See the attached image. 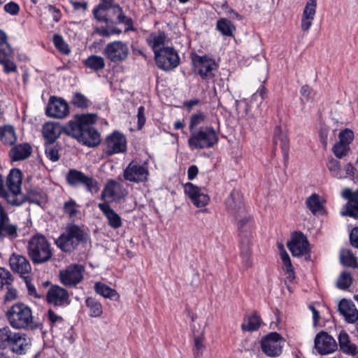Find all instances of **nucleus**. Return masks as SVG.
Masks as SVG:
<instances>
[{"label": "nucleus", "mask_w": 358, "mask_h": 358, "mask_svg": "<svg viewBox=\"0 0 358 358\" xmlns=\"http://www.w3.org/2000/svg\"><path fill=\"white\" fill-rule=\"evenodd\" d=\"M22 173L14 169L10 171L6 180V187L0 175V196L5 199L8 204L20 206L26 201V196L21 192Z\"/></svg>", "instance_id": "1"}, {"label": "nucleus", "mask_w": 358, "mask_h": 358, "mask_svg": "<svg viewBox=\"0 0 358 358\" xmlns=\"http://www.w3.org/2000/svg\"><path fill=\"white\" fill-rule=\"evenodd\" d=\"M282 250L280 252V258L283 263L282 269L287 275V279L289 282H292L295 278V273L294 271V268L292 266L290 258L287 252L283 249V246L282 245Z\"/></svg>", "instance_id": "38"}, {"label": "nucleus", "mask_w": 358, "mask_h": 358, "mask_svg": "<svg viewBox=\"0 0 358 358\" xmlns=\"http://www.w3.org/2000/svg\"><path fill=\"white\" fill-rule=\"evenodd\" d=\"M317 7L316 0H308L306 3L303 10V17L302 22L304 20H313L315 14Z\"/></svg>", "instance_id": "46"}, {"label": "nucleus", "mask_w": 358, "mask_h": 358, "mask_svg": "<svg viewBox=\"0 0 358 358\" xmlns=\"http://www.w3.org/2000/svg\"><path fill=\"white\" fill-rule=\"evenodd\" d=\"M92 10L94 18L99 22H113L116 19L117 22H133L131 17L126 16L122 8L119 3L99 1Z\"/></svg>", "instance_id": "2"}, {"label": "nucleus", "mask_w": 358, "mask_h": 358, "mask_svg": "<svg viewBox=\"0 0 358 358\" xmlns=\"http://www.w3.org/2000/svg\"><path fill=\"white\" fill-rule=\"evenodd\" d=\"M0 231L5 236L15 238L17 236V227L10 222V219L0 203Z\"/></svg>", "instance_id": "29"}, {"label": "nucleus", "mask_w": 358, "mask_h": 358, "mask_svg": "<svg viewBox=\"0 0 358 358\" xmlns=\"http://www.w3.org/2000/svg\"><path fill=\"white\" fill-rule=\"evenodd\" d=\"M338 311L348 323L354 324L358 320V310L351 301L342 299L338 304Z\"/></svg>", "instance_id": "24"}, {"label": "nucleus", "mask_w": 358, "mask_h": 358, "mask_svg": "<svg viewBox=\"0 0 358 358\" xmlns=\"http://www.w3.org/2000/svg\"><path fill=\"white\" fill-rule=\"evenodd\" d=\"M125 180L139 183L148 180L149 171L145 163L140 164L136 161H131L126 167L123 173Z\"/></svg>", "instance_id": "9"}, {"label": "nucleus", "mask_w": 358, "mask_h": 358, "mask_svg": "<svg viewBox=\"0 0 358 358\" xmlns=\"http://www.w3.org/2000/svg\"><path fill=\"white\" fill-rule=\"evenodd\" d=\"M225 205L228 212L234 216L238 222L245 217L248 219V222H250V217L245 215L243 196L239 191L232 190L226 199Z\"/></svg>", "instance_id": "10"}, {"label": "nucleus", "mask_w": 358, "mask_h": 358, "mask_svg": "<svg viewBox=\"0 0 358 358\" xmlns=\"http://www.w3.org/2000/svg\"><path fill=\"white\" fill-rule=\"evenodd\" d=\"M349 150V145H347V144L341 143L340 142L336 143L332 148L333 152L338 158H342L345 156Z\"/></svg>", "instance_id": "53"}, {"label": "nucleus", "mask_w": 358, "mask_h": 358, "mask_svg": "<svg viewBox=\"0 0 358 358\" xmlns=\"http://www.w3.org/2000/svg\"><path fill=\"white\" fill-rule=\"evenodd\" d=\"M338 138L340 143L349 145L353 140L354 134L351 130L346 129L339 133Z\"/></svg>", "instance_id": "55"}, {"label": "nucleus", "mask_w": 358, "mask_h": 358, "mask_svg": "<svg viewBox=\"0 0 358 358\" xmlns=\"http://www.w3.org/2000/svg\"><path fill=\"white\" fill-rule=\"evenodd\" d=\"M195 70L202 78L209 79L213 76V72L216 69L214 60L206 56H195L192 59Z\"/></svg>", "instance_id": "17"}, {"label": "nucleus", "mask_w": 358, "mask_h": 358, "mask_svg": "<svg viewBox=\"0 0 358 358\" xmlns=\"http://www.w3.org/2000/svg\"><path fill=\"white\" fill-rule=\"evenodd\" d=\"M53 43L55 48L62 54L69 55L71 52L68 44L64 41L63 38L59 34L53 36Z\"/></svg>", "instance_id": "48"}, {"label": "nucleus", "mask_w": 358, "mask_h": 358, "mask_svg": "<svg viewBox=\"0 0 358 358\" xmlns=\"http://www.w3.org/2000/svg\"><path fill=\"white\" fill-rule=\"evenodd\" d=\"M97 117L94 114L76 115L75 120L69 121L66 127V133L79 140L87 123H94Z\"/></svg>", "instance_id": "13"}, {"label": "nucleus", "mask_w": 358, "mask_h": 358, "mask_svg": "<svg viewBox=\"0 0 358 358\" xmlns=\"http://www.w3.org/2000/svg\"><path fill=\"white\" fill-rule=\"evenodd\" d=\"M92 123H87L78 141L88 146H96L101 139L99 132L91 126Z\"/></svg>", "instance_id": "27"}, {"label": "nucleus", "mask_w": 358, "mask_h": 358, "mask_svg": "<svg viewBox=\"0 0 358 358\" xmlns=\"http://www.w3.org/2000/svg\"><path fill=\"white\" fill-rule=\"evenodd\" d=\"M45 113L50 117L64 118L69 113V105L63 99L51 97Z\"/></svg>", "instance_id": "18"}, {"label": "nucleus", "mask_w": 358, "mask_h": 358, "mask_svg": "<svg viewBox=\"0 0 358 358\" xmlns=\"http://www.w3.org/2000/svg\"><path fill=\"white\" fill-rule=\"evenodd\" d=\"M287 246L294 257H300L309 252L308 242L302 233H294Z\"/></svg>", "instance_id": "20"}, {"label": "nucleus", "mask_w": 358, "mask_h": 358, "mask_svg": "<svg viewBox=\"0 0 358 358\" xmlns=\"http://www.w3.org/2000/svg\"><path fill=\"white\" fill-rule=\"evenodd\" d=\"M341 215L358 217V192L348 202L346 210L342 211Z\"/></svg>", "instance_id": "42"}, {"label": "nucleus", "mask_w": 358, "mask_h": 358, "mask_svg": "<svg viewBox=\"0 0 358 358\" xmlns=\"http://www.w3.org/2000/svg\"><path fill=\"white\" fill-rule=\"evenodd\" d=\"M45 152L46 157L52 162L59 160V156L58 154V149L53 143H46Z\"/></svg>", "instance_id": "50"}, {"label": "nucleus", "mask_w": 358, "mask_h": 358, "mask_svg": "<svg viewBox=\"0 0 358 358\" xmlns=\"http://www.w3.org/2000/svg\"><path fill=\"white\" fill-rule=\"evenodd\" d=\"M166 41V36L161 31L153 32L147 38V42L155 54L167 47L165 46Z\"/></svg>", "instance_id": "31"}, {"label": "nucleus", "mask_w": 358, "mask_h": 358, "mask_svg": "<svg viewBox=\"0 0 358 358\" xmlns=\"http://www.w3.org/2000/svg\"><path fill=\"white\" fill-rule=\"evenodd\" d=\"M315 348L322 355L335 352L338 348L336 340L325 331H320L315 338Z\"/></svg>", "instance_id": "15"}, {"label": "nucleus", "mask_w": 358, "mask_h": 358, "mask_svg": "<svg viewBox=\"0 0 358 358\" xmlns=\"http://www.w3.org/2000/svg\"><path fill=\"white\" fill-rule=\"evenodd\" d=\"M284 343L285 341L280 334L272 332L262 338L261 348L263 352L268 357H278L282 352Z\"/></svg>", "instance_id": "8"}, {"label": "nucleus", "mask_w": 358, "mask_h": 358, "mask_svg": "<svg viewBox=\"0 0 358 358\" xmlns=\"http://www.w3.org/2000/svg\"><path fill=\"white\" fill-rule=\"evenodd\" d=\"M16 331H13L8 327L0 329V349H10Z\"/></svg>", "instance_id": "37"}, {"label": "nucleus", "mask_w": 358, "mask_h": 358, "mask_svg": "<svg viewBox=\"0 0 358 358\" xmlns=\"http://www.w3.org/2000/svg\"><path fill=\"white\" fill-rule=\"evenodd\" d=\"M206 117L203 113L198 112L191 116L189 122V129L193 131V129L198 125L203 123L206 121Z\"/></svg>", "instance_id": "52"}, {"label": "nucleus", "mask_w": 358, "mask_h": 358, "mask_svg": "<svg viewBox=\"0 0 358 358\" xmlns=\"http://www.w3.org/2000/svg\"><path fill=\"white\" fill-rule=\"evenodd\" d=\"M121 32V29L113 27H106L101 29L99 31V34L105 36H110L113 34H120Z\"/></svg>", "instance_id": "61"}, {"label": "nucleus", "mask_w": 358, "mask_h": 358, "mask_svg": "<svg viewBox=\"0 0 358 358\" xmlns=\"http://www.w3.org/2000/svg\"><path fill=\"white\" fill-rule=\"evenodd\" d=\"M205 346L203 344L202 339L199 337L194 338V358H200L203 355Z\"/></svg>", "instance_id": "56"}, {"label": "nucleus", "mask_w": 358, "mask_h": 358, "mask_svg": "<svg viewBox=\"0 0 358 358\" xmlns=\"http://www.w3.org/2000/svg\"><path fill=\"white\" fill-rule=\"evenodd\" d=\"M327 168L334 177L338 179L345 178L341 171L340 162L338 160L333 158L329 159L327 163Z\"/></svg>", "instance_id": "45"}, {"label": "nucleus", "mask_w": 358, "mask_h": 358, "mask_svg": "<svg viewBox=\"0 0 358 358\" xmlns=\"http://www.w3.org/2000/svg\"><path fill=\"white\" fill-rule=\"evenodd\" d=\"M106 144V152L108 155L124 152L127 148L125 137L116 131L107 137Z\"/></svg>", "instance_id": "22"}, {"label": "nucleus", "mask_w": 358, "mask_h": 358, "mask_svg": "<svg viewBox=\"0 0 358 358\" xmlns=\"http://www.w3.org/2000/svg\"><path fill=\"white\" fill-rule=\"evenodd\" d=\"M185 192L197 208L204 207L210 201L209 196L191 182L185 185Z\"/></svg>", "instance_id": "21"}, {"label": "nucleus", "mask_w": 358, "mask_h": 358, "mask_svg": "<svg viewBox=\"0 0 358 358\" xmlns=\"http://www.w3.org/2000/svg\"><path fill=\"white\" fill-rule=\"evenodd\" d=\"M248 219L244 218L238 221V228L240 230V250L243 264L246 267L252 266L251 255V231L250 228L248 226Z\"/></svg>", "instance_id": "7"}, {"label": "nucleus", "mask_w": 358, "mask_h": 358, "mask_svg": "<svg viewBox=\"0 0 358 358\" xmlns=\"http://www.w3.org/2000/svg\"><path fill=\"white\" fill-rule=\"evenodd\" d=\"M86 306L89 310V315L92 317H99L103 313V308L101 303L89 297L85 301Z\"/></svg>", "instance_id": "40"}, {"label": "nucleus", "mask_w": 358, "mask_h": 358, "mask_svg": "<svg viewBox=\"0 0 358 358\" xmlns=\"http://www.w3.org/2000/svg\"><path fill=\"white\" fill-rule=\"evenodd\" d=\"M95 292L104 298L117 300L120 297L118 293L114 289L101 282L94 284Z\"/></svg>", "instance_id": "36"}, {"label": "nucleus", "mask_w": 358, "mask_h": 358, "mask_svg": "<svg viewBox=\"0 0 358 358\" xmlns=\"http://www.w3.org/2000/svg\"><path fill=\"white\" fill-rule=\"evenodd\" d=\"M66 180L71 186L83 185L88 192H97L99 190L98 182L92 177L84 174L83 172L71 169L66 174Z\"/></svg>", "instance_id": "11"}, {"label": "nucleus", "mask_w": 358, "mask_h": 358, "mask_svg": "<svg viewBox=\"0 0 358 358\" xmlns=\"http://www.w3.org/2000/svg\"><path fill=\"white\" fill-rule=\"evenodd\" d=\"M24 282L26 283V285H27V288L28 289V292L30 295L31 296H34V297L36 298H40L41 296L38 295L36 292V287H34V285L31 284V280L30 278H29V275L27 276H24Z\"/></svg>", "instance_id": "62"}, {"label": "nucleus", "mask_w": 358, "mask_h": 358, "mask_svg": "<svg viewBox=\"0 0 358 358\" xmlns=\"http://www.w3.org/2000/svg\"><path fill=\"white\" fill-rule=\"evenodd\" d=\"M6 315L10 326L15 329H27L33 326L31 310L24 303H17L13 305Z\"/></svg>", "instance_id": "4"}, {"label": "nucleus", "mask_w": 358, "mask_h": 358, "mask_svg": "<svg viewBox=\"0 0 358 358\" xmlns=\"http://www.w3.org/2000/svg\"><path fill=\"white\" fill-rule=\"evenodd\" d=\"M351 284H352V278H351L350 274L347 272H343L340 275V276L337 280V286L340 289H345L348 288Z\"/></svg>", "instance_id": "51"}, {"label": "nucleus", "mask_w": 358, "mask_h": 358, "mask_svg": "<svg viewBox=\"0 0 358 358\" xmlns=\"http://www.w3.org/2000/svg\"><path fill=\"white\" fill-rule=\"evenodd\" d=\"M261 323L262 320L260 317L255 313L245 316L243 322L241 324V329L243 331H257L260 327Z\"/></svg>", "instance_id": "35"}, {"label": "nucleus", "mask_w": 358, "mask_h": 358, "mask_svg": "<svg viewBox=\"0 0 358 358\" xmlns=\"http://www.w3.org/2000/svg\"><path fill=\"white\" fill-rule=\"evenodd\" d=\"M31 154V147L29 144H20L12 148L9 152L13 161H20L27 158Z\"/></svg>", "instance_id": "34"}, {"label": "nucleus", "mask_w": 358, "mask_h": 358, "mask_svg": "<svg viewBox=\"0 0 358 358\" xmlns=\"http://www.w3.org/2000/svg\"><path fill=\"white\" fill-rule=\"evenodd\" d=\"M64 210L69 214L71 218L74 217L77 214L76 203L74 201L71 200L64 203Z\"/></svg>", "instance_id": "59"}, {"label": "nucleus", "mask_w": 358, "mask_h": 358, "mask_svg": "<svg viewBox=\"0 0 358 358\" xmlns=\"http://www.w3.org/2000/svg\"><path fill=\"white\" fill-rule=\"evenodd\" d=\"M12 280V275L10 271L0 267V289L3 288L4 285H10Z\"/></svg>", "instance_id": "54"}, {"label": "nucleus", "mask_w": 358, "mask_h": 358, "mask_svg": "<svg viewBox=\"0 0 358 358\" xmlns=\"http://www.w3.org/2000/svg\"><path fill=\"white\" fill-rule=\"evenodd\" d=\"M84 271L82 265L71 264L60 271V280L66 286H75L83 280Z\"/></svg>", "instance_id": "14"}, {"label": "nucleus", "mask_w": 358, "mask_h": 358, "mask_svg": "<svg viewBox=\"0 0 358 358\" xmlns=\"http://www.w3.org/2000/svg\"><path fill=\"white\" fill-rule=\"evenodd\" d=\"M31 345V340L26 334L17 332L10 350L16 354L22 355L26 352Z\"/></svg>", "instance_id": "26"}, {"label": "nucleus", "mask_w": 358, "mask_h": 358, "mask_svg": "<svg viewBox=\"0 0 358 358\" xmlns=\"http://www.w3.org/2000/svg\"><path fill=\"white\" fill-rule=\"evenodd\" d=\"M71 103L78 108H86L89 106L90 102L85 95L80 92H76L72 97Z\"/></svg>", "instance_id": "47"}, {"label": "nucleus", "mask_w": 358, "mask_h": 358, "mask_svg": "<svg viewBox=\"0 0 358 358\" xmlns=\"http://www.w3.org/2000/svg\"><path fill=\"white\" fill-rule=\"evenodd\" d=\"M217 140V135L213 128L206 127L198 131H192L188 144L192 148L203 149L213 146Z\"/></svg>", "instance_id": "6"}, {"label": "nucleus", "mask_w": 358, "mask_h": 358, "mask_svg": "<svg viewBox=\"0 0 358 358\" xmlns=\"http://www.w3.org/2000/svg\"><path fill=\"white\" fill-rule=\"evenodd\" d=\"M87 240V234L84 229L76 224H68L55 243L62 251L71 252Z\"/></svg>", "instance_id": "3"}, {"label": "nucleus", "mask_w": 358, "mask_h": 358, "mask_svg": "<svg viewBox=\"0 0 358 358\" xmlns=\"http://www.w3.org/2000/svg\"><path fill=\"white\" fill-rule=\"evenodd\" d=\"M338 343L341 350L349 355H355L357 353V346L350 341L349 335L345 331H341L338 335Z\"/></svg>", "instance_id": "33"}, {"label": "nucleus", "mask_w": 358, "mask_h": 358, "mask_svg": "<svg viewBox=\"0 0 358 358\" xmlns=\"http://www.w3.org/2000/svg\"><path fill=\"white\" fill-rule=\"evenodd\" d=\"M46 298L48 303L62 306L68 301L69 294L65 289L54 285L48 291Z\"/></svg>", "instance_id": "25"}, {"label": "nucleus", "mask_w": 358, "mask_h": 358, "mask_svg": "<svg viewBox=\"0 0 358 358\" xmlns=\"http://www.w3.org/2000/svg\"><path fill=\"white\" fill-rule=\"evenodd\" d=\"M62 129L58 124L47 122L43 127V135L46 143H53L60 136Z\"/></svg>", "instance_id": "32"}, {"label": "nucleus", "mask_w": 358, "mask_h": 358, "mask_svg": "<svg viewBox=\"0 0 358 358\" xmlns=\"http://www.w3.org/2000/svg\"><path fill=\"white\" fill-rule=\"evenodd\" d=\"M28 254L34 264L48 262L52 257L50 245L42 235L33 236L28 243Z\"/></svg>", "instance_id": "5"}, {"label": "nucleus", "mask_w": 358, "mask_h": 358, "mask_svg": "<svg viewBox=\"0 0 358 358\" xmlns=\"http://www.w3.org/2000/svg\"><path fill=\"white\" fill-rule=\"evenodd\" d=\"M106 57L113 62H118L124 60L129 54L128 46L121 42L115 41L108 43L103 51Z\"/></svg>", "instance_id": "16"}, {"label": "nucleus", "mask_w": 358, "mask_h": 358, "mask_svg": "<svg viewBox=\"0 0 358 358\" xmlns=\"http://www.w3.org/2000/svg\"><path fill=\"white\" fill-rule=\"evenodd\" d=\"M48 10L54 21L58 22L60 20L62 13L59 8H56L55 6L48 5Z\"/></svg>", "instance_id": "63"}, {"label": "nucleus", "mask_w": 358, "mask_h": 358, "mask_svg": "<svg viewBox=\"0 0 358 358\" xmlns=\"http://www.w3.org/2000/svg\"><path fill=\"white\" fill-rule=\"evenodd\" d=\"M217 29L224 36H232L235 27L233 24H217Z\"/></svg>", "instance_id": "57"}, {"label": "nucleus", "mask_w": 358, "mask_h": 358, "mask_svg": "<svg viewBox=\"0 0 358 358\" xmlns=\"http://www.w3.org/2000/svg\"><path fill=\"white\" fill-rule=\"evenodd\" d=\"M99 209L108 220V224L116 229L122 226V219L107 203H101L98 205Z\"/></svg>", "instance_id": "30"}, {"label": "nucleus", "mask_w": 358, "mask_h": 358, "mask_svg": "<svg viewBox=\"0 0 358 358\" xmlns=\"http://www.w3.org/2000/svg\"><path fill=\"white\" fill-rule=\"evenodd\" d=\"M350 239L352 245L358 248V227L352 229L350 235Z\"/></svg>", "instance_id": "64"}, {"label": "nucleus", "mask_w": 358, "mask_h": 358, "mask_svg": "<svg viewBox=\"0 0 358 358\" xmlns=\"http://www.w3.org/2000/svg\"><path fill=\"white\" fill-rule=\"evenodd\" d=\"M84 64L87 68L94 71H98L103 69L105 67V61L101 56L91 55L84 61Z\"/></svg>", "instance_id": "39"}, {"label": "nucleus", "mask_w": 358, "mask_h": 358, "mask_svg": "<svg viewBox=\"0 0 358 358\" xmlns=\"http://www.w3.org/2000/svg\"><path fill=\"white\" fill-rule=\"evenodd\" d=\"M0 140L5 144L13 145L16 141V136L14 128L6 126L0 128Z\"/></svg>", "instance_id": "41"}, {"label": "nucleus", "mask_w": 358, "mask_h": 358, "mask_svg": "<svg viewBox=\"0 0 358 358\" xmlns=\"http://www.w3.org/2000/svg\"><path fill=\"white\" fill-rule=\"evenodd\" d=\"M325 200L317 194H312L306 199V204L307 208L314 215H322L324 213Z\"/></svg>", "instance_id": "28"}, {"label": "nucleus", "mask_w": 358, "mask_h": 358, "mask_svg": "<svg viewBox=\"0 0 358 358\" xmlns=\"http://www.w3.org/2000/svg\"><path fill=\"white\" fill-rule=\"evenodd\" d=\"M273 141L275 144L280 142L282 150L284 152H287L288 149L289 140L287 135L282 132V130L280 127H276L275 129Z\"/></svg>", "instance_id": "44"}, {"label": "nucleus", "mask_w": 358, "mask_h": 358, "mask_svg": "<svg viewBox=\"0 0 358 358\" xmlns=\"http://www.w3.org/2000/svg\"><path fill=\"white\" fill-rule=\"evenodd\" d=\"M69 3L72 6L73 9L76 11L85 13L88 8V2L85 0L80 1L69 0Z\"/></svg>", "instance_id": "58"}, {"label": "nucleus", "mask_w": 358, "mask_h": 358, "mask_svg": "<svg viewBox=\"0 0 358 358\" xmlns=\"http://www.w3.org/2000/svg\"><path fill=\"white\" fill-rule=\"evenodd\" d=\"M157 66L164 71H170L179 64V57L173 48L166 47L155 54Z\"/></svg>", "instance_id": "12"}, {"label": "nucleus", "mask_w": 358, "mask_h": 358, "mask_svg": "<svg viewBox=\"0 0 358 358\" xmlns=\"http://www.w3.org/2000/svg\"><path fill=\"white\" fill-rule=\"evenodd\" d=\"M125 195L122 186L115 180H109L105 185L101 196L107 201L111 202L120 199Z\"/></svg>", "instance_id": "23"}, {"label": "nucleus", "mask_w": 358, "mask_h": 358, "mask_svg": "<svg viewBox=\"0 0 358 358\" xmlns=\"http://www.w3.org/2000/svg\"><path fill=\"white\" fill-rule=\"evenodd\" d=\"M11 270L20 275L22 278L27 276L31 271V266L28 259L23 255L13 253L9 258Z\"/></svg>", "instance_id": "19"}, {"label": "nucleus", "mask_w": 358, "mask_h": 358, "mask_svg": "<svg viewBox=\"0 0 358 358\" xmlns=\"http://www.w3.org/2000/svg\"><path fill=\"white\" fill-rule=\"evenodd\" d=\"M4 10L8 13L14 15L19 13L20 6L17 3L14 1H10L5 4Z\"/></svg>", "instance_id": "60"}, {"label": "nucleus", "mask_w": 358, "mask_h": 358, "mask_svg": "<svg viewBox=\"0 0 358 358\" xmlns=\"http://www.w3.org/2000/svg\"><path fill=\"white\" fill-rule=\"evenodd\" d=\"M340 258L343 265L353 268L357 267V259L350 250L347 249L342 250Z\"/></svg>", "instance_id": "43"}, {"label": "nucleus", "mask_w": 358, "mask_h": 358, "mask_svg": "<svg viewBox=\"0 0 358 358\" xmlns=\"http://www.w3.org/2000/svg\"><path fill=\"white\" fill-rule=\"evenodd\" d=\"M0 52L5 56H9L13 53V49L8 43V36L4 31L0 29Z\"/></svg>", "instance_id": "49"}]
</instances>
